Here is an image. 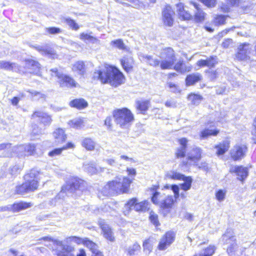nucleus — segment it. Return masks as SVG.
Segmentation results:
<instances>
[{
  "label": "nucleus",
  "mask_w": 256,
  "mask_h": 256,
  "mask_svg": "<svg viewBox=\"0 0 256 256\" xmlns=\"http://www.w3.org/2000/svg\"><path fill=\"white\" fill-rule=\"evenodd\" d=\"M93 77L94 79L99 80L102 83H109L114 86L122 84L124 81L123 74L118 68L112 66L96 70Z\"/></svg>",
  "instance_id": "1"
},
{
  "label": "nucleus",
  "mask_w": 256,
  "mask_h": 256,
  "mask_svg": "<svg viewBox=\"0 0 256 256\" xmlns=\"http://www.w3.org/2000/svg\"><path fill=\"white\" fill-rule=\"evenodd\" d=\"M222 240L224 244H229L227 248V252L230 256H246L244 254L246 246H242L240 243L237 242L234 232L232 230L228 229L222 236Z\"/></svg>",
  "instance_id": "2"
},
{
  "label": "nucleus",
  "mask_w": 256,
  "mask_h": 256,
  "mask_svg": "<svg viewBox=\"0 0 256 256\" xmlns=\"http://www.w3.org/2000/svg\"><path fill=\"white\" fill-rule=\"evenodd\" d=\"M132 180L127 177H117L106 184L102 188V192L104 196L111 195L115 192H126Z\"/></svg>",
  "instance_id": "3"
},
{
  "label": "nucleus",
  "mask_w": 256,
  "mask_h": 256,
  "mask_svg": "<svg viewBox=\"0 0 256 256\" xmlns=\"http://www.w3.org/2000/svg\"><path fill=\"white\" fill-rule=\"evenodd\" d=\"M70 237L66 238L64 240L54 239L50 237L46 236L42 240L52 242L56 246V250L58 256H75L74 252L75 250L74 246L72 244L73 240H68Z\"/></svg>",
  "instance_id": "4"
},
{
  "label": "nucleus",
  "mask_w": 256,
  "mask_h": 256,
  "mask_svg": "<svg viewBox=\"0 0 256 256\" xmlns=\"http://www.w3.org/2000/svg\"><path fill=\"white\" fill-rule=\"evenodd\" d=\"M112 115L115 122L121 128L128 127L134 120L133 114L126 108L116 109L113 111Z\"/></svg>",
  "instance_id": "5"
},
{
  "label": "nucleus",
  "mask_w": 256,
  "mask_h": 256,
  "mask_svg": "<svg viewBox=\"0 0 256 256\" xmlns=\"http://www.w3.org/2000/svg\"><path fill=\"white\" fill-rule=\"evenodd\" d=\"M162 59L160 68L162 70L172 69L176 61L174 50L170 48H167L163 50L160 56Z\"/></svg>",
  "instance_id": "6"
},
{
  "label": "nucleus",
  "mask_w": 256,
  "mask_h": 256,
  "mask_svg": "<svg viewBox=\"0 0 256 256\" xmlns=\"http://www.w3.org/2000/svg\"><path fill=\"white\" fill-rule=\"evenodd\" d=\"M148 206L149 202L146 200L138 202L136 198H132L124 205L123 212L125 216H127L132 209L136 212H146L148 209Z\"/></svg>",
  "instance_id": "7"
},
{
  "label": "nucleus",
  "mask_w": 256,
  "mask_h": 256,
  "mask_svg": "<svg viewBox=\"0 0 256 256\" xmlns=\"http://www.w3.org/2000/svg\"><path fill=\"white\" fill-rule=\"evenodd\" d=\"M52 76L58 78V82L62 87H76L77 83L74 80L68 75L64 74L58 71L57 68H52L50 70Z\"/></svg>",
  "instance_id": "8"
},
{
  "label": "nucleus",
  "mask_w": 256,
  "mask_h": 256,
  "mask_svg": "<svg viewBox=\"0 0 256 256\" xmlns=\"http://www.w3.org/2000/svg\"><path fill=\"white\" fill-rule=\"evenodd\" d=\"M39 172L36 170H32L30 172L24 176L25 182L28 184L29 192L37 189L38 187V176Z\"/></svg>",
  "instance_id": "9"
},
{
  "label": "nucleus",
  "mask_w": 256,
  "mask_h": 256,
  "mask_svg": "<svg viewBox=\"0 0 256 256\" xmlns=\"http://www.w3.org/2000/svg\"><path fill=\"white\" fill-rule=\"evenodd\" d=\"M174 233L172 231L168 232L160 239L158 246V250H166L174 242Z\"/></svg>",
  "instance_id": "10"
},
{
  "label": "nucleus",
  "mask_w": 256,
  "mask_h": 256,
  "mask_svg": "<svg viewBox=\"0 0 256 256\" xmlns=\"http://www.w3.org/2000/svg\"><path fill=\"white\" fill-rule=\"evenodd\" d=\"M247 149L244 144H236L230 150V156L235 161L240 160L245 156Z\"/></svg>",
  "instance_id": "11"
},
{
  "label": "nucleus",
  "mask_w": 256,
  "mask_h": 256,
  "mask_svg": "<svg viewBox=\"0 0 256 256\" xmlns=\"http://www.w3.org/2000/svg\"><path fill=\"white\" fill-rule=\"evenodd\" d=\"M83 183L84 182L81 180L76 178H72L69 184L66 185V186L62 187V191L58 194V196H56L55 198H59L60 196L62 195L64 192V190H70V192H72L76 190L81 189Z\"/></svg>",
  "instance_id": "12"
},
{
  "label": "nucleus",
  "mask_w": 256,
  "mask_h": 256,
  "mask_svg": "<svg viewBox=\"0 0 256 256\" xmlns=\"http://www.w3.org/2000/svg\"><path fill=\"white\" fill-rule=\"evenodd\" d=\"M32 206V204L29 202H20L14 204H9L6 206L0 208V211H11L12 212H18L21 210L26 209Z\"/></svg>",
  "instance_id": "13"
},
{
  "label": "nucleus",
  "mask_w": 256,
  "mask_h": 256,
  "mask_svg": "<svg viewBox=\"0 0 256 256\" xmlns=\"http://www.w3.org/2000/svg\"><path fill=\"white\" fill-rule=\"evenodd\" d=\"M238 52L236 55V58L240 60H246L251 50L250 44L248 43L240 44L238 46Z\"/></svg>",
  "instance_id": "14"
},
{
  "label": "nucleus",
  "mask_w": 256,
  "mask_h": 256,
  "mask_svg": "<svg viewBox=\"0 0 256 256\" xmlns=\"http://www.w3.org/2000/svg\"><path fill=\"white\" fill-rule=\"evenodd\" d=\"M230 172L234 173L237 176L238 180L242 182L245 180L248 174V168L242 166H232L230 168Z\"/></svg>",
  "instance_id": "15"
},
{
  "label": "nucleus",
  "mask_w": 256,
  "mask_h": 256,
  "mask_svg": "<svg viewBox=\"0 0 256 256\" xmlns=\"http://www.w3.org/2000/svg\"><path fill=\"white\" fill-rule=\"evenodd\" d=\"M68 240H73L74 243L78 244H84L91 250L92 252H93L94 250L98 249V246L95 243L89 240L87 238H81L79 237L72 236H70Z\"/></svg>",
  "instance_id": "16"
},
{
  "label": "nucleus",
  "mask_w": 256,
  "mask_h": 256,
  "mask_svg": "<svg viewBox=\"0 0 256 256\" xmlns=\"http://www.w3.org/2000/svg\"><path fill=\"white\" fill-rule=\"evenodd\" d=\"M25 67L26 70L23 71V72H28L30 73L34 74H40V65L36 61L33 60H25Z\"/></svg>",
  "instance_id": "17"
},
{
  "label": "nucleus",
  "mask_w": 256,
  "mask_h": 256,
  "mask_svg": "<svg viewBox=\"0 0 256 256\" xmlns=\"http://www.w3.org/2000/svg\"><path fill=\"white\" fill-rule=\"evenodd\" d=\"M202 150L198 147L194 148L188 152L187 159L190 164H196L202 158Z\"/></svg>",
  "instance_id": "18"
},
{
  "label": "nucleus",
  "mask_w": 256,
  "mask_h": 256,
  "mask_svg": "<svg viewBox=\"0 0 256 256\" xmlns=\"http://www.w3.org/2000/svg\"><path fill=\"white\" fill-rule=\"evenodd\" d=\"M174 12L170 6H166L162 11V20L166 26H171L174 23Z\"/></svg>",
  "instance_id": "19"
},
{
  "label": "nucleus",
  "mask_w": 256,
  "mask_h": 256,
  "mask_svg": "<svg viewBox=\"0 0 256 256\" xmlns=\"http://www.w3.org/2000/svg\"><path fill=\"white\" fill-rule=\"evenodd\" d=\"M36 50L40 52L42 55L47 56L51 58H55L56 57V54L55 52L50 47L47 46H32Z\"/></svg>",
  "instance_id": "20"
},
{
  "label": "nucleus",
  "mask_w": 256,
  "mask_h": 256,
  "mask_svg": "<svg viewBox=\"0 0 256 256\" xmlns=\"http://www.w3.org/2000/svg\"><path fill=\"white\" fill-rule=\"evenodd\" d=\"M0 69L18 72H24L18 64L4 60H0Z\"/></svg>",
  "instance_id": "21"
},
{
  "label": "nucleus",
  "mask_w": 256,
  "mask_h": 256,
  "mask_svg": "<svg viewBox=\"0 0 256 256\" xmlns=\"http://www.w3.org/2000/svg\"><path fill=\"white\" fill-rule=\"evenodd\" d=\"M32 118H38V120H40V122L45 125H49L52 122L50 116L42 111L34 112L32 115Z\"/></svg>",
  "instance_id": "22"
},
{
  "label": "nucleus",
  "mask_w": 256,
  "mask_h": 256,
  "mask_svg": "<svg viewBox=\"0 0 256 256\" xmlns=\"http://www.w3.org/2000/svg\"><path fill=\"white\" fill-rule=\"evenodd\" d=\"M180 146L177 148L176 155L178 158H183L186 155V148L188 140L186 138H182L178 140Z\"/></svg>",
  "instance_id": "23"
},
{
  "label": "nucleus",
  "mask_w": 256,
  "mask_h": 256,
  "mask_svg": "<svg viewBox=\"0 0 256 256\" xmlns=\"http://www.w3.org/2000/svg\"><path fill=\"white\" fill-rule=\"evenodd\" d=\"M192 4L196 9L194 14V21L196 22H200L204 20L206 14L202 8H198V4L196 3L192 2Z\"/></svg>",
  "instance_id": "24"
},
{
  "label": "nucleus",
  "mask_w": 256,
  "mask_h": 256,
  "mask_svg": "<svg viewBox=\"0 0 256 256\" xmlns=\"http://www.w3.org/2000/svg\"><path fill=\"white\" fill-rule=\"evenodd\" d=\"M100 225L102 228L104 236L110 242H114V237L112 230L109 226L104 224V222H100Z\"/></svg>",
  "instance_id": "25"
},
{
  "label": "nucleus",
  "mask_w": 256,
  "mask_h": 256,
  "mask_svg": "<svg viewBox=\"0 0 256 256\" xmlns=\"http://www.w3.org/2000/svg\"><path fill=\"white\" fill-rule=\"evenodd\" d=\"M53 136L56 144H61L65 142L66 139V135L65 134L64 130L60 128L56 129L54 132Z\"/></svg>",
  "instance_id": "26"
},
{
  "label": "nucleus",
  "mask_w": 256,
  "mask_h": 256,
  "mask_svg": "<svg viewBox=\"0 0 256 256\" xmlns=\"http://www.w3.org/2000/svg\"><path fill=\"white\" fill-rule=\"evenodd\" d=\"M230 142L228 140H224L222 142L215 146L216 150V154L218 156L224 154L230 148Z\"/></svg>",
  "instance_id": "27"
},
{
  "label": "nucleus",
  "mask_w": 256,
  "mask_h": 256,
  "mask_svg": "<svg viewBox=\"0 0 256 256\" xmlns=\"http://www.w3.org/2000/svg\"><path fill=\"white\" fill-rule=\"evenodd\" d=\"M176 10L180 18L184 20H190L192 16L188 12L185 10L184 4L178 3L176 4Z\"/></svg>",
  "instance_id": "28"
},
{
  "label": "nucleus",
  "mask_w": 256,
  "mask_h": 256,
  "mask_svg": "<svg viewBox=\"0 0 256 256\" xmlns=\"http://www.w3.org/2000/svg\"><path fill=\"white\" fill-rule=\"evenodd\" d=\"M156 187L154 186L148 191L150 194H152V201L155 204L160 205V203L162 200V196L160 194L156 191Z\"/></svg>",
  "instance_id": "29"
},
{
  "label": "nucleus",
  "mask_w": 256,
  "mask_h": 256,
  "mask_svg": "<svg viewBox=\"0 0 256 256\" xmlns=\"http://www.w3.org/2000/svg\"><path fill=\"white\" fill-rule=\"evenodd\" d=\"M150 106V102L148 100H140L136 102V108L142 114L144 112L148 110Z\"/></svg>",
  "instance_id": "30"
},
{
  "label": "nucleus",
  "mask_w": 256,
  "mask_h": 256,
  "mask_svg": "<svg viewBox=\"0 0 256 256\" xmlns=\"http://www.w3.org/2000/svg\"><path fill=\"white\" fill-rule=\"evenodd\" d=\"M70 106L78 109H83L87 106L88 103L82 98L75 99L70 102Z\"/></svg>",
  "instance_id": "31"
},
{
  "label": "nucleus",
  "mask_w": 256,
  "mask_h": 256,
  "mask_svg": "<svg viewBox=\"0 0 256 256\" xmlns=\"http://www.w3.org/2000/svg\"><path fill=\"white\" fill-rule=\"evenodd\" d=\"M106 212H109L112 216H114L116 212L114 209L112 208L110 204H105L103 207L94 210V212L96 214H104Z\"/></svg>",
  "instance_id": "32"
},
{
  "label": "nucleus",
  "mask_w": 256,
  "mask_h": 256,
  "mask_svg": "<svg viewBox=\"0 0 256 256\" xmlns=\"http://www.w3.org/2000/svg\"><path fill=\"white\" fill-rule=\"evenodd\" d=\"M185 176L184 174L176 170H170L166 174V178L178 180H182Z\"/></svg>",
  "instance_id": "33"
},
{
  "label": "nucleus",
  "mask_w": 256,
  "mask_h": 256,
  "mask_svg": "<svg viewBox=\"0 0 256 256\" xmlns=\"http://www.w3.org/2000/svg\"><path fill=\"white\" fill-rule=\"evenodd\" d=\"M202 78V76L198 73L193 74L187 76L186 79V84L191 86L196 82L200 80Z\"/></svg>",
  "instance_id": "34"
},
{
  "label": "nucleus",
  "mask_w": 256,
  "mask_h": 256,
  "mask_svg": "<svg viewBox=\"0 0 256 256\" xmlns=\"http://www.w3.org/2000/svg\"><path fill=\"white\" fill-rule=\"evenodd\" d=\"M18 148L24 149V152H20V156H23L32 154L36 149V146L30 144H24L20 146Z\"/></svg>",
  "instance_id": "35"
},
{
  "label": "nucleus",
  "mask_w": 256,
  "mask_h": 256,
  "mask_svg": "<svg viewBox=\"0 0 256 256\" xmlns=\"http://www.w3.org/2000/svg\"><path fill=\"white\" fill-rule=\"evenodd\" d=\"M182 180L184 182L180 184V188L185 192L190 190L191 188L192 182V178L190 176H186Z\"/></svg>",
  "instance_id": "36"
},
{
  "label": "nucleus",
  "mask_w": 256,
  "mask_h": 256,
  "mask_svg": "<svg viewBox=\"0 0 256 256\" xmlns=\"http://www.w3.org/2000/svg\"><path fill=\"white\" fill-rule=\"evenodd\" d=\"M216 250V248L214 245H210L207 248L202 249L198 254L194 256H212Z\"/></svg>",
  "instance_id": "37"
},
{
  "label": "nucleus",
  "mask_w": 256,
  "mask_h": 256,
  "mask_svg": "<svg viewBox=\"0 0 256 256\" xmlns=\"http://www.w3.org/2000/svg\"><path fill=\"white\" fill-rule=\"evenodd\" d=\"M156 240L153 238H149L143 243L144 250L146 254H150L152 250Z\"/></svg>",
  "instance_id": "38"
},
{
  "label": "nucleus",
  "mask_w": 256,
  "mask_h": 256,
  "mask_svg": "<svg viewBox=\"0 0 256 256\" xmlns=\"http://www.w3.org/2000/svg\"><path fill=\"white\" fill-rule=\"evenodd\" d=\"M79 38L82 41L86 42L88 40V42L92 44H96L99 40L97 38L93 36L90 34L86 32H82L80 34Z\"/></svg>",
  "instance_id": "39"
},
{
  "label": "nucleus",
  "mask_w": 256,
  "mask_h": 256,
  "mask_svg": "<svg viewBox=\"0 0 256 256\" xmlns=\"http://www.w3.org/2000/svg\"><path fill=\"white\" fill-rule=\"evenodd\" d=\"M121 64L126 72H129L132 70L133 60L131 58H124L121 60Z\"/></svg>",
  "instance_id": "40"
},
{
  "label": "nucleus",
  "mask_w": 256,
  "mask_h": 256,
  "mask_svg": "<svg viewBox=\"0 0 256 256\" xmlns=\"http://www.w3.org/2000/svg\"><path fill=\"white\" fill-rule=\"evenodd\" d=\"M174 202V200L172 196H168L166 198L162 200L160 206L162 208H172Z\"/></svg>",
  "instance_id": "41"
},
{
  "label": "nucleus",
  "mask_w": 256,
  "mask_h": 256,
  "mask_svg": "<svg viewBox=\"0 0 256 256\" xmlns=\"http://www.w3.org/2000/svg\"><path fill=\"white\" fill-rule=\"evenodd\" d=\"M140 58H143V60L148 64L150 66H158L160 62L159 60L157 58H153L152 56H140Z\"/></svg>",
  "instance_id": "42"
},
{
  "label": "nucleus",
  "mask_w": 256,
  "mask_h": 256,
  "mask_svg": "<svg viewBox=\"0 0 256 256\" xmlns=\"http://www.w3.org/2000/svg\"><path fill=\"white\" fill-rule=\"evenodd\" d=\"M219 132V130L216 129L206 128L201 131L200 134V138L204 139L210 136H216Z\"/></svg>",
  "instance_id": "43"
},
{
  "label": "nucleus",
  "mask_w": 256,
  "mask_h": 256,
  "mask_svg": "<svg viewBox=\"0 0 256 256\" xmlns=\"http://www.w3.org/2000/svg\"><path fill=\"white\" fill-rule=\"evenodd\" d=\"M72 70L74 72H76L80 74H83L84 70V64L83 62L78 61L72 66Z\"/></svg>",
  "instance_id": "44"
},
{
  "label": "nucleus",
  "mask_w": 256,
  "mask_h": 256,
  "mask_svg": "<svg viewBox=\"0 0 256 256\" xmlns=\"http://www.w3.org/2000/svg\"><path fill=\"white\" fill-rule=\"evenodd\" d=\"M82 146L88 150H92L95 147V142L90 138H86L82 142Z\"/></svg>",
  "instance_id": "45"
},
{
  "label": "nucleus",
  "mask_w": 256,
  "mask_h": 256,
  "mask_svg": "<svg viewBox=\"0 0 256 256\" xmlns=\"http://www.w3.org/2000/svg\"><path fill=\"white\" fill-rule=\"evenodd\" d=\"M188 99L192 104L198 105L201 102L202 98L200 94H191L188 95Z\"/></svg>",
  "instance_id": "46"
},
{
  "label": "nucleus",
  "mask_w": 256,
  "mask_h": 256,
  "mask_svg": "<svg viewBox=\"0 0 256 256\" xmlns=\"http://www.w3.org/2000/svg\"><path fill=\"white\" fill-rule=\"evenodd\" d=\"M110 45L113 48H118L120 50H124L126 49V46L122 39L112 40L110 43Z\"/></svg>",
  "instance_id": "47"
},
{
  "label": "nucleus",
  "mask_w": 256,
  "mask_h": 256,
  "mask_svg": "<svg viewBox=\"0 0 256 256\" xmlns=\"http://www.w3.org/2000/svg\"><path fill=\"white\" fill-rule=\"evenodd\" d=\"M140 250V246L138 244L135 243L132 246H130L128 248V254L130 256H134L137 254V253Z\"/></svg>",
  "instance_id": "48"
},
{
  "label": "nucleus",
  "mask_w": 256,
  "mask_h": 256,
  "mask_svg": "<svg viewBox=\"0 0 256 256\" xmlns=\"http://www.w3.org/2000/svg\"><path fill=\"white\" fill-rule=\"evenodd\" d=\"M68 124L71 128H78L83 126V122L81 118H76L70 121Z\"/></svg>",
  "instance_id": "49"
},
{
  "label": "nucleus",
  "mask_w": 256,
  "mask_h": 256,
  "mask_svg": "<svg viewBox=\"0 0 256 256\" xmlns=\"http://www.w3.org/2000/svg\"><path fill=\"white\" fill-rule=\"evenodd\" d=\"M84 169L90 174H96L98 172L95 164L93 163L84 164Z\"/></svg>",
  "instance_id": "50"
},
{
  "label": "nucleus",
  "mask_w": 256,
  "mask_h": 256,
  "mask_svg": "<svg viewBox=\"0 0 256 256\" xmlns=\"http://www.w3.org/2000/svg\"><path fill=\"white\" fill-rule=\"evenodd\" d=\"M226 16L224 15H217L214 17V22L216 26L222 25L225 24Z\"/></svg>",
  "instance_id": "51"
},
{
  "label": "nucleus",
  "mask_w": 256,
  "mask_h": 256,
  "mask_svg": "<svg viewBox=\"0 0 256 256\" xmlns=\"http://www.w3.org/2000/svg\"><path fill=\"white\" fill-rule=\"evenodd\" d=\"M11 144H0V150H5L6 153L5 154L6 156H12L11 151Z\"/></svg>",
  "instance_id": "52"
},
{
  "label": "nucleus",
  "mask_w": 256,
  "mask_h": 256,
  "mask_svg": "<svg viewBox=\"0 0 256 256\" xmlns=\"http://www.w3.org/2000/svg\"><path fill=\"white\" fill-rule=\"evenodd\" d=\"M149 218L150 222L156 227H157L160 225V222L158 220V216L154 212L152 211L150 212Z\"/></svg>",
  "instance_id": "53"
},
{
  "label": "nucleus",
  "mask_w": 256,
  "mask_h": 256,
  "mask_svg": "<svg viewBox=\"0 0 256 256\" xmlns=\"http://www.w3.org/2000/svg\"><path fill=\"white\" fill-rule=\"evenodd\" d=\"M28 184H26V182L23 183L22 185L17 186L16 188V191L18 194H24L26 192H29L28 188Z\"/></svg>",
  "instance_id": "54"
},
{
  "label": "nucleus",
  "mask_w": 256,
  "mask_h": 256,
  "mask_svg": "<svg viewBox=\"0 0 256 256\" xmlns=\"http://www.w3.org/2000/svg\"><path fill=\"white\" fill-rule=\"evenodd\" d=\"M27 92H29L31 94L32 96L35 100L44 98L45 96V95L44 94L34 90H28Z\"/></svg>",
  "instance_id": "55"
},
{
  "label": "nucleus",
  "mask_w": 256,
  "mask_h": 256,
  "mask_svg": "<svg viewBox=\"0 0 256 256\" xmlns=\"http://www.w3.org/2000/svg\"><path fill=\"white\" fill-rule=\"evenodd\" d=\"M226 191L225 190H220L216 194V199L220 202L224 200L226 198Z\"/></svg>",
  "instance_id": "56"
},
{
  "label": "nucleus",
  "mask_w": 256,
  "mask_h": 256,
  "mask_svg": "<svg viewBox=\"0 0 256 256\" xmlns=\"http://www.w3.org/2000/svg\"><path fill=\"white\" fill-rule=\"evenodd\" d=\"M66 22L74 30H77L80 28L78 24L73 20L68 18L66 19Z\"/></svg>",
  "instance_id": "57"
},
{
  "label": "nucleus",
  "mask_w": 256,
  "mask_h": 256,
  "mask_svg": "<svg viewBox=\"0 0 256 256\" xmlns=\"http://www.w3.org/2000/svg\"><path fill=\"white\" fill-rule=\"evenodd\" d=\"M208 67L212 68L215 66L218 63L216 56H210L209 58L206 59Z\"/></svg>",
  "instance_id": "58"
},
{
  "label": "nucleus",
  "mask_w": 256,
  "mask_h": 256,
  "mask_svg": "<svg viewBox=\"0 0 256 256\" xmlns=\"http://www.w3.org/2000/svg\"><path fill=\"white\" fill-rule=\"evenodd\" d=\"M62 148H56L48 152V156H55L60 155L62 151Z\"/></svg>",
  "instance_id": "59"
},
{
  "label": "nucleus",
  "mask_w": 256,
  "mask_h": 256,
  "mask_svg": "<svg viewBox=\"0 0 256 256\" xmlns=\"http://www.w3.org/2000/svg\"><path fill=\"white\" fill-rule=\"evenodd\" d=\"M46 31L50 34H56L61 32V30L59 28L55 27L46 28Z\"/></svg>",
  "instance_id": "60"
},
{
  "label": "nucleus",
  "mask_w": 256,
  "mask_h": 256,
  "mask_svg": "<svg viewBox=\"0 0 256 256\" xmlns=\"http://www.w3.org/2000/svg\"><path fill=\"white\" fill-rule=\"evenodd\" d=\"M168 87L170 88V90L172 92L176 93V92H180V90L178 88L177 86L176 85L174 84H173L172 82H170L168 84Z\"/></svg>",
  "instance_id": "61"
},
{
  "label": "nucleus",
  "mask_w": 256,
  "mask_h": 256,
  "mask_svg": "<svg viewBox=\"0 0 256 256\" xmlns=\"http://www.w3.org/2000/svg\"><path fill=\"white\" fill-rule=\"evenodd\" d=\"M183 65L182 61L180 60L173 66L176 70L181 73L183 68Z\"/></svg>",
  "instance_id": "62"
},
{
  "label": "nucleus",
  "mask_w": 256,
  "mask_h": 256,
  "mask_svg": "<svg viewBox=\"0 0 256 256\" xmlns=\"http://www.w3.org/2000/svg\"><path fill=\"white\" fill-rule=\"evenodd\" d=\"M130 3V5L134 8H140L142 4L138 0H126Z\"/></svg>",
  "instance_id": "63"
},
{
  "label": "nucleus",
  "mask_w": 256,
  "mask_h": 256,
  "mask_svg": "<svg viewBox=\"0 0 256 256\" xmlns=\"http://www.w3.org/2000/svg\"><path fill=\"white\" fill-rule=\"evenodd\" d=\"M165 106L168 108H176V103L174 100H170L166 101Z\"/></svg>",
  "instance_id": "64"
}]
</instances>
